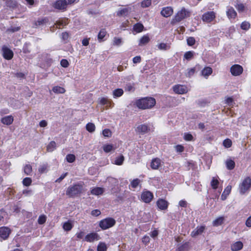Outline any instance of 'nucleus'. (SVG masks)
I'll return each mask as SVG.
<instances>
[{
  "label": "nucleus",
  "mask_w": 251,
  "mask_h": 251,
  "mask_svg": "<svg viewBox=\"0 0 251 251\" xmlns=\"http://www.w3.org/2000/svg\"><path fill=\"white\" fill-rule=\"evenodd\" d=\"M137 106L142 109L151 108L153 107L155 103V100L151 97H146L137 100Z\"/></svg>",
  "instance_id": "nucleus-1"
},
{
  "label": "nucleus",
  "mask_w": 251,
  "mask_h": 251,
  "mask_svg": "<svg viewBox=\"0 0 251 251\" xmlns=\"http://www.w3.org/2000/svg\"><path fill=\"white\" fill-rule=\"evenodd\" d=\"M82 190V186L80 184H75L69 186L66 191V195L70 198H74L80 194Z\"/></svg>",
  "instance_id": "nucleus-2"
},
{
  "label": "nucleus",
  "mask_w": 251,
  "mask_h": 251,
  "mask_svg": "<svg viewBox=\"0 0 251 251\" xmlns=\"http://www.w3.org/2000/svg\"><path fill=\"white\" fill-rule=\"evenodd\" d=\"M190 16V12L185 8H182L181 10L178 11L175 17L172 19L171 23L172 24H175Z\"/></svg>",
  "instance_id": "nucleus-3"
},
{
  "label": "nucleus",
  "mask_w": 251,
  "mask_h": 251,
  "mask_svg": "<svg viewBox=\"0 0 251 251\" xmlns=\"http://www.w3.org/2000/svg\"><path fill=\"white\" fill-rule=\"evenodd\" d=\"M251 188V178L247 177L240 183L239 186V192L241 195L245 194Z\"/></svg>",
  "instance_id": "nucleus-4"
},
{
  "label": "nucleus",
  "mask_w": 251,
  "mask_h": 251,
  "mask_svg": "<svg viewBox=\"0 0 251 251\" xmlns=\"http://www.w3.org/2000/svg\"><path fill=\"white\" fill-rule=\"evenodd\" d=\"M116 221L112 218H107L100 221L99 226L102 230H105L113 226Z\"/></svg>",
  "instance_id": "nucleus-5"
},
{
  "label": "nucleus",
  "mask_w": 251,
  "mask_h": 251,
  "mask_svg": "<svg viewBox=\"0 0 251 251\" xmlns=\"http://www.w3.org/2000/svg\"><path fill=\"white\" fill-rule=\"evenodd\" d=\"M52 6L55 9L64 11L66 10L68 5L65 0H57Z\"/></svg>",
  "instance_id": "nucleus-6"
},
{
  "label": "nucleus",
  "mask_w": 251,
  "mask_h": 251,
  "mask_svg": "<svg viewBox=\"0 0 251 251\" xmlns=\"http://www.w3.org/2000/svg\"><path fill=\"white\" fill-rule=\"evenodd\" d=\"M215 13L213 11L207 12L202 16V20L203 22L209 23L211 22L215 18Z\"/></svg>",
  "instance_id": "nucleus-7"
},
{
  "label": "nucleus",
  "mask_w": 251,
  "mask_h": 251,
  "mask_svg": "<svg viewBox=\"0 0 251 251\" xmlns=\"http://www.w3.org/2000/svg\"><path fill=\"white\" fill-rule=\"evenodd\" d=\"M141 198L144 202L146 203H149L152 200L153 195L150 191H146L142 192Z\"/></svg>",
  "instance_id": "nucleus-8"
},
{
  "label": "nucleus",
  "mask_w": 251,
  "mask_h": 251,
  "mask_svg": "<svg viewBox=\"0 0 251 251\" xmlns=\"http://www.w3.org/2000/svg\"><path fill=\"white\" fill-rule=\"evenodd\" d=\"M243 68L241 66L236 64L234 65L230 68V72L234 76H238L243 73Z\"/></svg>",
  "instance_id": "nucleus-9"
},
{
  "label": "nucleus",
  "mask_w": 251,
  "mask_h": 251,
  "mask_svg": "<svg viewBox=\"0 0 251 251\" xmlns=\"http://www.w3.org/2000/svg\"><path fill=\"white\" fill-rule=\"evenodd\" d=\"M174 91L178 94H184L188 92L187 88L184 85H176L173 87Z\"/></svg>",
  "instance_id": "nucleus-10"
},
{
  "label": "nucleus",
  "mask_w": 251,
  "mask_h": 251,
  "mask_svg": "<svg viewBox=\"0 0 251 251\" xmlns=\"http://www.w3.org/2000/svg\"><path fill=\"white\" fill-rule=\"evenodd\" d=\"M150 127L146 124H141L138 126L135 129L137 132H139L142 134L148 133L150 131Z\"/></svg>",
  "instance_id": "nucleus-11"
},
{
  "label": "nucleus",
  "mask_w": 251,
  "mask_h": 251,
  "mask_svg": "<svg viewBox=\"0 0 251 251\" xmlns=\"http://www.w3.org/2000/svg\"><path fill=\"white\" fill-rule=\"evenodd\" d=\"M100 239V235L96 233L93 232L87 234L85 237V240L87 242H92L94 241H98Z\"/></svg>",
  "instance_id": "nucleus-12"
},
{
  "label": "nucleus",
  "mask_w": 251,
  "mask_h": 251,
  "mask_svg": "<svg viewBox=\"0 0 251 251\" xmlns=\"http://www.w3.org/2000/svg\"><path fill=\"white\" fill-rule=\"evenodd\" d=\"M10 233L11 230L8 227L5 226L0 227V237L3 240L7 239Z\"/></svg>",
  "instance_id": "nucleus-13"
},
{
  "label": "nucleus",
  "mask_w": 251,
  "mask_h": 251,
  "mask_svg": "<svg viewBox=\"0 0 251 251\" xmlns=\"http://www.w3.org/2000/svg\"><path fill=\"white\" fill-rule=\"evenodd\" d=\"M2 50L3 52V57L5 59L7 60H10L12 58L13 56V52L11 50L6 47H3Z\"/></svg>",
  "instance_id": "nucleus-14"
},
{
  "label": "nucleus",
  "mask_w": 251,
  "mask_h": 251,
  "mask_svg": "<svg viewBox=\"0 0 251 251\" xmlns=\"http://www.w3.org/2000/svg\"><path fill=\"white\" fill-rule=\"evenodd\" d=\"M161 167V161L158 158H155L152 160L151 163V167L153 170H158Z\"/></svg>",
  "instance_id": "nucleus-15"
},
{
  "label": "nucleus",
  "mask_w": 251,
  "mask_h": 251,
  "mask_svg": "<svg viewBox=\"0 0 251 251\" xmlns=\"http://www.w3.org/2000/svg\"><path fill=\"white\" fill-rule=\"evenodd\" d=\"M173 13V9L171 7L163 8L161 11V15L165 17H169Z\"/></svg>",
  "instance_id": "nucleus-16"
},
{
  "label": "nucleus",
  "mask_w": 251,
  "mask_h": 251,
  "mask_svg": "<svg viewBox=\"0 0 251 251\" xmlns=\"http://www.w3.org/2000/svg\"><path fill=\"white\" fill-rule=\"evenodd\" d=\"M205 228V226H198L191 232V236L192 237H196L201 234L204 231Z\"/></svg>",
  "instance_id": "nucleus-17"
},
{
  "label": "nucleus",
  "mask_w": 251,
  "mask_h": 251,
  "mask_svg": "<svg viewBox=\"0 0 251 251\" xmlns=\"http://www.w3.org/2000/svg\"><path fill=\"white\" fill-rule=\"evenodd\" d=\"M157 205L160 209L165 210L168 207V202L163 199H159L157 201Z\"/></svg>",
  "instance_id": "nucleus-18"
},
{
  "label": "nucleus",
  "mask_w": 251,
  "mask_h": 251,
  "mask_svg": "<svg viewBox=\"0 0 251 251\" xmlns=\"http://www.w3.org/2000/svg\"><path fill=\"white\" fill-rule=\"evenodd\" d=\"M48 21V19L46 17L43 19H39L37 21L35 22L34 27H38V26L44 25H46Z\"/></svg>",
  "instance_id": "nucleus-19"
},
{
  "label": "nucleus",
  "mask_w": 251,
  "mask_h": 251,
  "mask_svg": "<svg viewBox=\"0 0 251 251\" xmlns=\"http://www.w3.org/2000/svg\"><path fill=\"white\" fill-rule=\"evenodd\" d=\"M243 247V243L240 241H238L231 245V249L232 251H238L241 250Z\"/></svg>",
  "instance_id": "nucleus-20"
},
{
  "label": "nucleus",
  "mask_w": 251,
  "mask_h": 251,
  "mask_svg": "<svg viewBox=\"0 0 251 251\" xmlns=\"http://www.w3.org/2000/svg\"><path fill=\"white\" fill-rule=\"evenodd\" d=\"M1 122L6 125H11L13 122V117L12 116H5L1 119Z\"/></svg>",
  "instance_id": "nucleus-21"
},
{
  "label": "nucleus",
  "mask_w": 251,
  "mask_h": 251,
  "mask_svg": "<svg viewBox=\"0 0 251 251\" xmlns=\"http://www.w3.org/2000/svg\"><path fill=\"white\" fill-rule=\"evenodd\" d=\"M231 188H232L231 186L228 185L225 189V190H224V192L222 193V196H221V199L223 201H224V200H225L226 199L227 196L229 194V193L231 192Z\"/></svg>",
  "instance_id": "nucleus-22"
},
{
  "label": "nucleus",
  "mask_w": 251,
  "mask_h": 251,
  "mask_svg": "<svg viewBox=\"0 0 251 251\" xmlns=\"http://www.w3.org/2000/svg\"><path fill=\"white\" fill-rule=\"evenodd\" d=\"M104 189L101 187H95L91 190V193L94 195H100L103 194Z\"/></svg>",
  "instance_id": "nucleus-23"
},
{
  "label": "nucleus",
  "mask_w": 251,
  "mask_h": 251,
  "mask_svg": "<svg viewBox=\"0 0 251 251\" xmlns=\"http://www.w3.org/2000/svg\"><path fill=\"white\" fill-rule=\"evenodd\" d=\"M201 75L205 78H207L212 73V69L209 67H205L201 71Z\"/></svg>",
  "instance_id": "nucleus-24"
},
{
  "label": "nucleus",
  "mask_w": 251,
  "mask_h": 251,
  "mask_svg": "<svg viewBox=\"0 0 251 251\" xmlns=\"http://www.w3.org/2000/svg\"><path fill=\"white\" fill-rule=\"evenodd\" d=\"M226 14L229 18H235L237 13L232 7H230L227 9Z\"/></svg>",
  "instance_id": "nucleus-25"
},
{
  "label": "nucleus",
  "mask_w": 251,
  "mask_h": 251,
  "mask_svg": "<svg viewBox=\"0 0 251 251\" xmlns=\"http://www.w3.org/2000/svg\"><path fill=\"white\" fill-rule=\"evenodd\" d=\"M225 163L226 168L229 170H233L235 167V162L231 159H227Z\"/></svg>",
  "instance_id": "nucleus-26"
},
{
  "label": "nucleus",
  "mask_w": 251,
  "mask_h": 251,
  "mask_svg": "<svg viewBox=\"0 0 251 251\" xmlns=\"http://www.w3.org/2000/svg\"><path fill=\"white\" fill-rule=\"evenodd\" d=\"M150 41V38L148 35H144L139 40V45L143 46L147 44Z\"/></svg>",
  "instance_id": "nucleus-27"
},
{
  "label": "nucleus",
  "mask_w": 251,
  "mask_h": 251,
  "mask_svg": "<svg viewBox=\"0 0 251 251\" xmlns=\"http://www.w3.org/2000/svg\"><path fill=\"white\" fill-rule=\"evenodd\" d=\"M52 90L56 94H63L65 92V90L64 88L58 86L53 87Z\"/></svg>",
  "instance_id": "nucleus-28"
},
{
  "label": "nucleus",
  "mask_w": 251,
  "mask_h": 251,
  "mask_svg": "<svg viewBox=\"0 0 251 251\" xmlns=\"http://www.w3.org/2000/svg\"><path fill=\"white\" fill-rule=\"evenodd\" d=\"M124 160V156L123 155H121L115 158L114 164L117 165H121L123 164Z\"/></svg>",
  "instance_id": "nucleus-29"
},
{
  "label": "nucleus",
  "mask_w": 251,
  "mask_h": 251,
  "mask_svg": "<svg viewBox=\"0 0 251 251\" xmlns=\"http://www.w3.org/2000/svg\"><path fill=\"white\" fill-rule=\"evenodd\" d=\"M144 26L142 24L137 23L133 26V29L136 32L139 33L143 31Z\"/></svg>",
  "instance_id": "nucleus-30"
},
{
  "label": "nucleus",
  "mask_w": 251,
  "mask_h": 251,
  "mask_svg": "<svg viewBox=\"0 0 251 251\" xmlns=\"http://www.w3.org/2000/svg\"><path fill=\"white\" fill-rule=\"evenodd\" d=\"M224 218L223 217H219L213 222V225L214 226H219L221 225L224 222Z\"/></svg>",
  "instance_id": "nucleus-31"
},
{
  "label": "nucleus",
  "mask_w": 251,
  "mask_h": 251,
  "mask_svg": "<svg viewBox=\"0 0 251 251\" xmlns=\"http://www.w3.org/2000/svg\"><path fill=\"white\" fill-rule=\"evenodd\" d=\"M24 171L26 175H30L32 171V166L29 164L26 165L24 167Z\"/></svg>",
  "instance_id": "nucleus-32"
},
{
  "label": "nucleus",
  "mask_w": 251,
  "mask_h": 251,
  "mask_svg": "<svg viewBox=\"0 0 251 251\" xmlns=\"http://www.w3.org/2000/svg\"><path fill=\"white\" fill-rule=\"evenodd\" d=\"M56 148V143L54 141H51L47 147V150L48 151L51 152Z\"/></svg>",
  "instance_id": "nucleus-33"
},
{
  "label": "nucleus",
  "mask_w": 251,
  "mask_h": 251,
  "mask_svg": "<svg viewBox=\"0 0 251 251\" xmlns=\"http://www.w3.org/2000/svg\"><path fill=\"white\" fill-rule=\"evenodd\" d=\"M106 31L104 29H102L100 30V32L98 35V39L100 42H101L103 38L105 37L106 35Z\"/></svg>",
  "instance_id": "nucleus-34"
},
{
  "label": "nucleus",
  "mask_w": 251,
  "mask_h": 251,
  "mask_svg": "<svg viewBox=\"0 0 251 251\" xmlns=\"http://www.w3.org/2000/svg\"><path fill=\"white\" fill-rule=\"evenodd\" d=\"M157 48L160 50H166L170 48V46L167 44L162 43L157 45Z\"/></svg>",
  "instance_id": "nucleus-35"
},
{
  "label": "nucleus",
  "mask_w": 251,
  "mask_h": 251,
  "mask_svg": "<svg viewBox=\"0 0 251 251\" xmlns=\"http://www.w3.org/2000/svg\"><path fill=\"white\" fill-rule=\"evenodd\" d=\"M124 93V91L122 89H116L113 91V95L114 97H121Z\"/></svg>",
  "instance_id": "nucleus-36"
},
{
  "label": "nucleus",
  "mask_w": 251,
  "mask_h": 251,
  "mask_svg": "<svg viewBox=\"0 0 251 251\" xmlns=\"http://www.w3.org/2000/svg\"><path fill=\"white\" fill-rule=\"evenodd\" d=\"M86 128L90 132H93L95 130V126L92 123H89L86 125Z\"/></svg>",
  "instance_id": "nucleus-37"
},
{
  "label": "nucleus",
  "mask_w": 251,
  "mask_h": 251,
  "mask_svg": "<svg viewBox=\"0 0 251 251\" xmlns=\"http://www.w3.org/2000/svg\"><path fill=\"white\" fill-rule=\"evenodd\" d=\"M189 245L188 243H185L180 245L177 251H188Z\"/></svg>",
  "instance_id": "nucleus-38"
},
{
  "label": "nucleus",
  "mask_w": 251,
  "mask_h": 251,
  "mask_svg": "<svg viewBox=\"0 0 251 251\" xmlns=\"http://www.w3.org/2000/svg\"><path fill=\"white\" fill-rule=\"evenodd\" d=\"M98 251H106L107 246L104 243L100 242L97 247Z\"/></svg>",
  "instance_id": "nucleus-39"
},
{
  "label": "nucleus",
  "mask_w": 251,
  "mask_h": 251,
  "mask_svg": "<svg viewBox=\"0 0 251 251\" xmlns=\"http://www.w3.org/2000/svg\"><path fill=\"white\" fill-rule=\"evenodd\" d=\"M103 150L104 152L108 153L114 150V147L112 145L107 144L103 146Z\"/></svg>",
  "instance_id": "nucleus-40"
},
{
  "label": "nucleus",
  "mask_w": 251,
  "mask_h": 251,
  "mask_svg": "<svg viewBox=\"0 0 251 251\" xmlns=\"http://www.w3.org/2000/svg\"><path fill=\"white\" fill-rule=\"evenodd\" d=\"M187 72L185 74V75L187 77H191L195 74L196 72L195 68H189L187 70Z\"/></svg>",
  "instance_id": "nucleus-41"
},
{
  "label": "nucleus",
  "mask_w": 251,
  "mask_h": 251,
  "mask_svg": "<svg viewBox=\"0 0 251 251\" xmlns=\"http://www.w3.org/2000/svg\"><path fill=\"white\" fill-rule=\"evenodd\" d=\"M151 3V0H144L141 3V6L142 8H146L149 7Z\"/></svg>",
  "instance_id": "nucleus-42"
},
{
  "label": "nucleus",
  "mask_w": 251,
  "mask_h": 251,
  "mask_svg": "<svg viewBox=\"0 0 251 251\" xmlns=\"http://www.w3.org/2000/svg\"><path fill=\"white\" fill-rule=\"evenodd\" d=\"M67 161L69 163H73L75 161V156L74 154H69L66 157Z\"/></svg>",
  "instance_id": "nucleus-43"
},
{
  "label": "nucleus",
  "mask_w": 251,
  "mask_h": 251,
  "mask_svg": "<svg viewBox=\"0 0 251 251\" xmlns=\"http://www.w3.org/2000/svg\"><path fill=\"white\" fill-rule=\"evenodd\" d=\"M219 184V181L217 179L213 177L212 180L211 182V185L213 189H216Z\"/></svg>",
  "instance_id": "nucleus-44"
},
{
  "label": "nucleus",
  "mask_w": 251,
  "mask_h": 251,
  "mask_svg": "<svg viewBox=\"0 0 251 251\" xmlns=\"http://www.w3.org/2000/svg\"><path fill=\"white\" fill-rule=\"evenodd\" d=\"M250 27V24L246 21L243 22L241 25V28L245 30H248Z\"/></svg>",
  "instance_id": "nucleus-45"
},
{
  "label": "nucleus",
  "mask_w": 251,
  "mask_h": 251,
  "mask_svg": "<svg viewBox=\"0 0 251 251\" xmlns=\"http://www.w3.org/2000/svg\"><path fill=\"white\" fill-rule=\"evenodd\" d=\"M140 182V180L138 178L133 179L130 183V186L133 188H136Z\"/></svg>",
  "instance_id": "nucleus-46"
},
{
  "label": "nucleus",
  "mask_w": 251,
  "mask_h": 251,
  "mask_svg": "<svg viewBox=\"0 0 251 251\" xmlns=\"http://www.w3.org/2000/svg\"><path fill=\"white\" fill-rule=\"evenodd\" d=\"M194 52L191 51H187L185 53L184 57L187 60H190L193 57Z\"/></svg>",
  "instance_id": "nucleus-47"
},
{
  "label": "nucleus",
  "mask_w": 251,
  "mask_h": 251,
  "mask_svg": "<svg viewBox=\"0 0 251 251\" xmlns=\"http://www.w3.org/2000/svg\"><path fill=\"white\" fill-rule=\"evenodd\" d=\"M48 169L47 164H43L41 165L38 169L39 172L42 174L47 172Z\"/></svg>",
  "instance_id": "nucleus-48"
},
{
  "label": "nucleus",
  "mask_w": 251,
  "mask_h": 251,
  "mask_svg": "<svg viewBox=\"0 0 251 251\" xmlns=\"http://www.w3.org/2000/svg\"><path fill=\"white\" fill-rule=\"evenodd\" d=\"M63 229L66 231H69L71 230L73 227L72 224L69 222H66L64 224L63 226Z\"/></svg>",
  "instance_id": "nucleus-49"
},
{
  "label": "nucleus",
  "mask_w": 251,
  "mask_h": 251,
  "mask_svg": "<svg viewBox=\"0 0 251 251\" xmlns=\"http://www.w3.org/2000/svg\"><path fill=\"white\" fill-rule=\"evenodd\" d=\"M32 182L31 179L29 177H25L23 180V183L26 186H29Z\"/></svg>",
  "instance_id": "nucleus-50"
},
{
  "label": "nucleus",
  "mask_w": 251,
  "mask_h": 251,
  "mask_svg": "<svg viewBox=\"0 0 251 251\" xmlns=\"http://www.w3.org/2000/svg\"><path fill=\"white\" fill-rule=\"evenodd\" d=\"M102 134L104 137H110L112 135V132L109 129H104L102 131Z\"/></svg>",
  "instance_id": "nucleus-51"
},
{
  "label": "nucleus",
  "mask_w": 251,
  "mask_h": 251,
  "mask_svg": "<svg viewBox=\"0 0 251 251\" xmlns=\"http://www.w3.org/2000/svg\"><path fill=\"white\" fill-rule=\"evenodd\" d=\"M46 221V216L45 215H41L39 217L38 222L39 224H44Z\"/></svg>",
  "instance_id": "nucleus-52"
},
{
  "label": "nucleus",
  "mask_w": 251,
  "mask_h": 251,
  "mask_svg": "<svg viewBox=\"0 0 251 251\" xmlns=\"http://www.w3.org/2000/svg\"><path fill=\"white\" fill-rule=\"evenodd\" d=\"M223 145L226 148H229L232 145V142L230 139H226L224 141Z\"/></svg>",
  "instance_id": "nucleus-53"
},
{
  "label": "nucleus",
  "mask_w": 251,
  "mask_h": 251,
  "mask_svg": "<svg viewBox=\"0 0 251 251\" xmlns=\"http://www.w3.org/2000/svg\"><path fill=\"white\" fill-rule=\"evenodd\" d=\"M184 139L185 140L187 141H191L193 140V137L192 134L188 133H186L184 135Z\"/></svg>",
  "instance_id": "nucleus-54"
},
{
  "label": "nucleus",
  "mask_w": 251,
  "mask_h": 251,
  "mask_svg": "<svg viewBox=\"0 0 251 251\" xmlns=\"http://www.w3.org/2000/svg\"><path fill=\"white\" fill-rule=\"evenodd\" d=\"M195 39L193 37H190L187 39V44L190 46L194 45L195 43Z\"/></svg>",
  "instance_id": "nucleus-55"
},
{
  "label": "nucleus",
  "mask_w": 251,
  "mask_h": 251,
  "mask_svg": "<svg viewBox=\"0 0 251 251\" xmlns=\"http://www.w3.org/2000/svg\"><path fill=\"white\" fill-rule=\"evenodd\" d=\"M60 64L62 67L67 68L69 64L67 60L63 59L61 60Z\"/></svg>",
  "instance_id": "nucleus-56"
},
{
  "label": "nucleus",
  "mask_w": 251,
  "mask_h": 251,
  "mask_svg": "<svg viewBox=\"0 0 251 251\" xmlns=\"http://www.w3.org/2000/svg\"><path fill=\"white\" fill-rule=\"evenodd\" d=\"M175 148L177 152H181L184 151V147L182 145H178L175 147Z\"/></svg>",
  "instance_id": "nucleus-57"
},
{
  "label": "nucleus",
  "mask_w": 251,
  "mask_h": 251,
  "mask_svg": "<svg viewBox=\"0 0 251 251\" xmlns=\"http://www.w3.org/2000/svg\"><path fill=\"white\" fill-rule=\"evenodd\" d=\"M150 241V238L148 236H144L142 238V242L145 245L148 244Z\"/></svg>",
  "instance_id": "nucleus-58"
},
{
  "label": "nucleus",
  "mask_w": 251,
  "mask_h": 251,
  "mask_svg": "<svg viewBox=\"0 0 251 251\" xmlns=\"http://www.w3.org/2000/svg\"><path fill=\"white\" fill-rule=\"evenodd\" d=\"M113 41H114V44L115 45L119 46L120 45H121V44L122 43V39L121 38L115 37L114 38Z\"/></svg>",
  "instance_id": "nucleus-59"
},
{
  "label": "nucleus",
  "mask_w": 251,
  "mask_h": 251,
  "mask_svg": "<svg viewBox=\"0 0 251 251\" xmlns=\"http://www.w3.org/2000/svg\"><path fill=\"white\" fill-rule=\"evenodd\" d=\"M128 12V9L127 8H124L120 11H119L118 13V15H125Z\"/></svg>",
  "instance_id": "nucleus-60"
},
{
  "label": "nucleus",
  "mask_w": 251,
  "mask_h": 251,
  "mask_svg": "<svg viewBox=\"0 0 251 251\" xmlns=\"http://www.w3.org/2000/svg\"><path fill=\"white\" fill-rule=\"evenodd\" d=\"M133 62L134 64L140 63L141 60V57L140 56H136L133 58Z\"/></svg>",
  "instance_id": "nucleus-61"
},
{
  "label": "nucleus",
  "mask_w": 251,
  "mask_h": 251,
  "mask_svg": "<svg viewBox=\"0 0 251 251\" xmlns=\"http://www.w3.org/2000/svg\"><path fill=\"white\" fill-rule=\"evenodd\" d=\"M236 7L239 12H242L244 9V6L242 3L238 4L237 6H236Z\"/></svg>",
  "instance_id": "nucleus-62"
},
{
  "label": "nucleus",
  "mask_w": 251,
  "mask_h": 251,
  "mask_svg": "<svg viewBox=\"0 0 251 251\" xmlns=\"http://www.w3.org/2000/svg\"><path fill=\"white\" fill-rule=\"evenodd\" d=\"M100 211L98 209L94 210L91 212V214L93 216H98L100 214Z\"/></svg>",
  "instance_id": "nucleus-63"
},
{
  "label": "nucleus",
  "mask_w": 251,
  "mask_h": 251,
  "mask_svg": "<svg viewBox=\"0 0 251 251\" xmlns=\"http://www.w3.org/2000/svg\"><path fill=\"white\" fill-rule=\"evenodd\" d=\"M246 225L248 227H251V216L249 217L246 220Z\"/></svg>",
  "instance_id": "nucleus-64"
}]
</instances>
